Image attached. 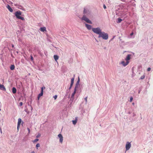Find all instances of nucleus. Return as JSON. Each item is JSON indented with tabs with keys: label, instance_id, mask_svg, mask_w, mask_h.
I'll use <instances>...</instances> for the list:
<instances>
[{
	"label": "nucleus",
	"instance_id": "72a5a7b5",
	"mask_svg": "<svg viewBox=\"0 0 153 153\" xmlns=\"http://www.w3.org/2000/svg\"><path fill=\"white\" fill-rule=\"evenodd\" d=\"M72 86H73V85H71V84L70 85V87L69 88V89H71V88L72 87Z\"/></svg>",
	"mask_w": 153,
	"mask_h": 153
},
{
	"label": "nucleus",
	"instance_id": "c756f323",
	"mask_svg": "<svg viewBox=\"0 0 153 153\" xmlns=\"http://www.w3.org/2000/svg\"><path fill=\"white\" fill-rule=\"evenodd\" d=\"M19 105H20V106H22V105H23V103H22V102H20L19 103Z\"/></svg>",
	"mask_w": 153,
	"mask_h": 153
},
{
	"label": "nucleus",
	"instance_id": "2f4dec72",
	"mask_svg": "<svg viewBox=\"0 0 153 153\" xmlns=\"http://www.w3.org/2000/svg\"><path fill=\"white\" fill-rule=\"evenodd\" d=\"M151 70V68H147V70L148 71H149Z\"/></svg>",
	"mask_w": 153,
	"mask_h": 153
},
{
	"label": "nucleus",
	"instance_id": "f3484780",
	"mask_svg": "<svg viewBox=\"0 0 153 153\" xmlns=\"http://www.w3.org/2000/svg\"><path fill=\"white\" fill-rule=\"evenodd\" d=\"M15 66L14 65H12L10 67V69L11 70H13L14 69Z\"/></svg>",
	"mask_w": 153,
	"mask_h": 153
},
{
	"label": "nucleus",
	"instance_id": "7c9ffc66",
	"mask_svg": "<svg viewBox=\"0 0 153 153\" xmlns=\"http://www.w3.org/2000/svg\"><path fill=\"white\" fill-rule=\"evenodd\" d=\"M30 59L32 61H33V56H30Z\"/></svg>",
	"mask_w": 153,
	"mask_h": 153
},
{
	"label": "nucleus",
	"instance_id": "aec40b11",
	"mask_svg": "<svg viewBox=\"0 0 153 153\" xmlns=\"http://www.w3.org/2000/svg\"><path fill=\"white\" fill-rule=\"evenodd\" d=\"M122 20L120 18H118V21L117 22V23H120L122 21Z\"/></svg>",
	"mask_w": 153,
	"mask_h": 153
},
{
	"label": "nucleus",
	"instance_id": "cd10ccee",
	"mask_svg": "<svg viewBox=\"0 0 153 153\" xmlns=\"http://www.w3.org/2000/svg\"><path fill=\"white\" fill-rule=\"evenodd\" d=\"M133 98L132 97H130V102H131L133 100Z\"/></svg>",
	"mask_w": 153,
	"mask_h": 153
},
{
	"label": "nucleus",
	"instance_id": "ddd939ff",
	"mask_svg": "<svg viewBox=\"0 0 153 153\" xmlns=\"http://www.w3.org/2000/svg\"><path fill=\"white\" fill-rule=\"evenodd\" d=\"M7 8L8 10L11 12H13V10L10 7V6L9 5H8L7 6Z\"/></svg>",
	"mask_w": 153,
	"mask_h": 153
},
{
	"label": "nucleus",
	"instance_id": "473e14b6",
	"mask_svg": "<svg viewBox=\"0 0 153 153\" xmlns=\"http://www.w3.org/2000/svg\"><path fill=\"white\" fill-rule=\"evenodd\" d=\"M103 7L104 9H105L106 8V7L105 4H104L103 5Z\"/></svg>",
	"mask_w": 153,
	"mask_h": 153
},
{
	"label": "nucleus",
	"instance_id": "ea45409f",
	"mask_svg": "<svg viewBox=\"0 0 153 153\" xmlns=\"http://www.w3.org/2000/svg\"><path fill=\"white\" fill-rule=\"evenodd\" d=\"M43 87V89H45V87Z\"/></svg>",
	"mask_w": 153,
	"mask_h": 153
},
{
	"label": "nucleus",
	"instance_id": "f03ea898",
	"mask_svg": "<svg viewBox=\"0 0 153 153\" xmlns=\"http://www.w3.org/2000/svg\"><path fill=\"white\" fill-rule=\"evenodd\" d=\"M22 15V12L20 11H17L16 12L15 15L17 18L21 19L22 20H24V18L20 16Z\"/></svg>",
	"mask_w": 153,
	"mask_h": 153
},
{
	"label": "nucleus",
	"instance_id": "39448f33",
	"mask_svg": "<svg viewBox=\"0 0 153 153\" xmlns=\"http://www.w3.org/2000/svg\"><path fill=\"white\" fill-rule=\"evenodd\" d=\"M131 147V144L130 143L127 142L126 145V150H128Z\"/></svg>",
	"mask_w": 153,
	"mask_h": 153
},
{
	"label": "nucleus",
	"instance_id": "6e6552de",
	"mask_svg": "<svg viewBox=\"0 0 153 153\" xmlns=\"http://www.w3.org/2000/svg\"><path fill=\"white\" fill-rule=\"evenodd\" d=\"M129 63V61L126 62L124 61H122L121 62V64L124 66L127 65Z\"/></svg>",
	"mask_w": 153,
	"mask_h": 153
},
{
	"label": "nucleus",
	"instance_id": "0eeeda50",
	"mask_svg": "<svg viewBox=\"0 0 153 153\" xmlns=\"http://www.w3.org/2000/svg\"><path fill=\"white\" fill-rule=\"evenodd\" d=\"M22 119L21 118H19L18 120V125L17 127V130L18 131L20 128L21 123H22Z\"/></svg>",
	"mask_w": 153,
	"mask_h": 153
},
{
	"label": "nucleus",
	"instance_id": "e433bc0d",
	"mask_svg": "<svg viewBox=\"0 0 153 153\" xmlns=\"http://www.w3.org/2000/svg\"><path fill=\"white\" fill-rule=\"evenodd\" d=\"M40 136V135L39 134V135H38L37 136H36V137L38 138V137H39Z\"/></svg>",
	"mask_w": 153,
	"mask_h": 153
},
{
	"label": "nucleus",
	"instance_id": "412c9836",
	"mask_svg": "<svg viewBox=\"0 0 153 153\" xmlns=\"http://www.w3.org/2000/svg\"><path fill=\"white\" fill-rule=\"evenodd\" d=\"M43 87H42L41 88V92L40 93L42 94H43Z\"/></svg>",
	"mask_w": 153,
	"mask_h": 153
},
{
	"label": "nucleus",
	"instance_id": "4468645a",
	"mask_svg": "<svg viewBox=\"0 0 153 153\" xmlns=\"http://www.w3.org/2000/svg\"><path fill=\"white\" fill-rule=\"evenodd\" d=\"M54 59H55L56 61H57V60L59 59V56L56 55H54L53 56Z\"/></svg>",
	"mask_w": 153,
	"mask_h": 153
},
{
	"label": "nucleus",
	"instance_id": "f8f14e48",
	"mask_svg": "<svg viewBox=\"0 0 153 153\" xmlns=\"http://www.w3.org/2000/svg\"><path fill=\"white\" fill-rule=\"evenodd\" d=\"M40 30L42 32L46 31V28L45 27H41L40 28Z\"/></svg>",
	"mask_w": 153,
	"mask_h": 153
},
{
	"label": "nucleus",
	"instance_id": "a19ab883",
	"mask_svg": "<svg viewBox=\"0 0 153 153\" xmlns=\"http://www.w3.org/2000/svg\"><path fill=\"white\" fill-rule=\"evenodd\" d=\"M12 47L13 48L14 47V45H12Z\"/></svg>",
	"mask_w": 153,
	"mask_h": 153
},
{
	"label": "nucleus",
	"instance_id": "dca6fc26",
	"mask_svg": "<svg viewBox=\"0 0 153 153\" xmlns=\"http://www.w3.org/2000/svg\"><path fill=\"white\" fill-rule=\"evenodd\" d=\"M74 77L72 78L71 79V85H73V83H74Z\"/></svg>",
	"mask_w": 153,
	"mask_h": 153
},
{
	"label": "nucleus",
	"instance_id": "b1692460",
	"mask_svg": "<svg viewBox=\"0 0 153 153\" xmlns=\"http://www.w3.org/2000/svg\"><path fill=\"white\" fill-rule=\"evenodd\" d=\"M39 140V139H36L33 141V143H35V142H36L38 141Z\"/></svg>",
	"mask_w": 153,
	"mask_h": 153
},
{
	"label": "nucleus",
	"instance_id": "58836bf2",
	"mask_svg": "<svg viewBox=\"0 0 153 153\" xmlns=\"http://www.w3.org/2000/svg\"><path fill=\"white\" fill-rule=\"evenodd\" d=\"M133 34V33H131L130 35L132 36Z\"/></svg>",
	"mask_w": 153,
	"mask_h": 153
},
{
	"label": "nucleus",
	"instance_id": "4be33fe9",
	"mask_svg": "<svg viewBox=\"0 0 153 153\" xmlns=\"http://www.w3.org/2000/svg\"><path fill=\"white\" fill-rule=\"evenodd\" d=\"M63 140V137L60 138L59 139L60 142V143H62V142Z\"/></svg>",
	"mask_w": 153,
	"mask_h": 153
},
{
	"label": "nucleus",
	"instance_id": "20e7f679",
	"mask_svg": "<svg viewBox=\"0 0 153 153\" xmlns=\"http://www.w3.org/2000/svg\"><path fill=\"white\" fill-rule=\"evenodd\" d=\"M82 20H84L88 23H90L91 24H92V22L90 20H89V19H88L87 17H86L85 15H84L82 17Z\"/></svg>",
	"mask_w": 153,
	"mask_h": 153
},
{
	"label": "nucleus",
	"instance_id": "f704fd0d",
	"mask_svg": "<svg viewBox=\"0 0 153 153\" xmlns=\"http://www.w3.org/2000/svg\"><path fill=\"white\" fill-rule=\"evenodd\" d=\"M27 129L28 131V133H29L30 132V129L28 128H27Z\"/></svg>",
	"mask_w": 153,
	"mask_h": 153
},
{
	"label": "nucleus",
	"instance_id": "a878e982",
	"mask_svg": "<svg viewBox=\"0 0 153 153\" xmlns=\"http://www.w3.org/2000/svg\"><path fill=\"white\" fill-rule=\"evenodd\" d=\"M87 98H88V97H87L85 98V103L86 104L87 103Z\"/></svg>",
	"mask_w": 153,
	"mask_h": 153
},
{
	"label": "nucleus",
	"instance_id": "c9c22d12",
	"mask_svg": "<svg viewBox=\"0 0 153 153\" xmlns=\"http://www.w3.org/2000/svg\"><path fill=\"white\" fill-rule=\"evenodd\" d=\"M144 78V76H141V78L142 79H143Z\"/></svg>",
	"mask_w": 153,
	"mask_h": 153
},
{
	"label": "nucleus",
	"instance_id": "2eb2a0df",
	"mask_svg": "<svg viewBox=\"0 0 153 153\" xmlns=\"http://www.w3.org/2000/svg\"><path fill=\"white\" fill-rule=\"evenodd\" d=\"M12 92L13 94H15L16 92V89L15 87H13L12 88Z\"/></svg>",
	"mask_w": 153,
	"mask_h": 153
},
{
	"label": "nucleus",
	"instance_id": "6ab92c4d",
	"mask_svg": "<svg viewBox=\"0 0 153 153\" xmlns=\"http://www.w3.org/2000/svg\"><path fill=\"white\" fill-rule=\"evenodd\" d=\"M42 95H43V94H42L40 93L39 94V95L38 96V100H39L40 97H41L42 96Z\"/></svg>",
	"mask_w": 153,
	"mask_h": 153
},
{
	"label": "nucleus",
	"instance_id": "9b49d317",
	"mask_svg": "<svg viewBox=\"0 0 153 153\" xmlns=\"http://www.w3.org/2000/svg\"><path fill=\"white\" fill-rule=\"evenodd\" d=\"M85 26L89 30H90L91 28V25L86 24H85Z\"/></svg>",
	"mask_w": 153,
	"mask_h": 153
},
{
	"label": "nucleus",
	"instance_id": "393cba45",
	"mask_svg": "<svg viewBox=\"0 0 153 153\" xmlns=\"http://www.w3.org/2000/svg\"><path fill=\"white\" fill-rule=\"evenodd\" d=\"M40 146V144L39 143H37L36 145V147L37 149H38V148Z\"/></svg>",
	"mask_w": 153,
	"mask_h": 153
},
{
	"label": "nucleus",
	"instance_id": "bb28decb",
	"mask_svg": "<svg viewBox=\"0 0 153 153\" xmlns=\"http://www.w3.org/2000/svg\"><path fill=\"white\" fill-rule=\"evenodd\" d=\"M57 95H55L53 96V98H54L55 100H56L57 98Z\"/></svg>",
	"mask_w": 153,
	"mask_h": 153
},
{
	"label": "nucleus",
	"instance_id": "79ce46f5",
	"mask_svg": "<svg viewBox=\"0 0 153 153\" xmlns=\"http://www.w3.org/2000/svg\"><path fill=\"white\" fill-rule=\"evenodd\" d=\"M132 104H133V105H134V102H133V103H132Z\"/></svg>",
	"mask_w": 153,
	"mask_h": 153
},
{
	"label": "nucleus",
	"instance_id": "5701e85b",
	"mask_svg": "<svg viewBox=\"0 0 153 153\" xmlns=\"http://www.w3.org/2000/svg\"><path fill=\"white\" fill-rule=\"evenodd\" d=\"M58 137L60 139V138L63 137L62 134H59L58 135Z\"/></svg>",
	"mask_w": 153,
	"mask_h": 153
},
{
	"label": "nucleus",
	"instance_id": "1a4fd4ad",
	"mask_svg": "<svg viewBox=\"0 0 153 153\" xmlns=\"http://www.w3.org/2000/svg\"><path fill=\"white\" fill-rule=\"evenodd\" d=\"M131 55L128 54L127 55L126 58L125 59L126 60V62L129 61V60H130L131 58Z\"/></svg>",
	"mask_w": 153,
	"mask_h": 153
},
{
	"label": "nucleus",
	"instance_id": "4c0bfd02",
	"mask_svg": "<svg viewBox=\"0 0 153 153\" xmlns=\"http://www.w3.org/2000/svg\"><path fill=\"white\" fill-rule=\"evenodd\" d=\"M79 77L78 79V80L77 81V82H79Z\"/></svg>",
	"mask_w": 153,
	"mask_h": 153
},
{
	"label": "nucleus",
	"instance_id": "9d476101",
	"mask_svg": "<svg viewBox=\"0 0 153 153\" xmlns=\"http://www.w3.org/2000/svg\"><path fill=\"white\" fill-rule=\"evenodd\" d=\"M0 89L3 91H5L6 89L4 85L0 84Z\"/></svg>",
	"mask_w": 153,
	"mask_h": 153
},
{
	"label": "nucleus",
	"instance_id": "a211bd4d",
	"mask_svg": "<svg viewBox=\"0 0 153 153\" xmlns=\"http://www.w3.org/2000/svg\"><path fill=\"white\" fill-rule=\"evenodd\" d=\"M76 119H77V118H76L75 120L72 121L73 123V124H74V125H75L77 123V120Z\"/></svg>",
	"mask_w": 153,
	"mask_h": 153
},
{
	"label": "nucleus",
	"instance_id": "f257e3e1",
	"mask_svg": "<svg viewBox=\"0 0 153 153\" xmlns=\"http://www.w3.org/2000/svg\"><path fill=\"white\" fill-rule=\"evenodd\" d=\"M99 38L101 37L103 39L107 40L108 38V35L104 32H101L98 36Z\"/></svg>",
	"mask_w": 153,
	"mask_h": 153
},
{
	"label": "nucleus",
	"instance_id": "423d86ee",
	"mask_svg": "<svg viewBox=\"0 0 153 153\" xmlns=\"http://www.w3.org/2000/svg\"><path fill=\"white\" fill-rule=\"evenodd\" d=\"M78 88V85H77V84L76 85L75 88H74V92L72 94L71 97V98H74V96L75 94L76 93V90H77V89Z\"/></svg>",
	"mask_w": 153,
	"mask_h": 153
},
{
	"label": "nucleus",
	"instance_id": "c85d7f7f",
	"mask_svg": "<svg viewBox=\"0 0 153 153\" xmlns=\"http://www.w3.org/2000/svg\"><path fill=\"white\" fill-rule=\"evenodd\" d=\"M86 13H87V12H86L85 9V8H84V12H83L84 14H85Z\"/></svg>",
	"mask_w": 153,
	"mask_h": 153
},
{
	"label": "nucleus",
	"instance_id": "7ed1b4c3",
	"mask_svg": "<svg viewBox=\"0 0 153 153\" xmlns=\"http://www.w3.org/2000/svg\"><path fill=\"white\" fill-rule=\"evenodd\" d=\"M92 30L95 33L99 34V35L101 32V30L99 27L96 28H92Z\"/></svg>",
	"mask_w": 153,
	"mask_h": 153
}]
</instances>
